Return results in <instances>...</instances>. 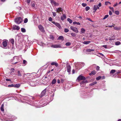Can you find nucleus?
I'll use <instances>...</instances> for the list:
<instances>
[{
	"instance_id": "obj_1",
	"label": "nucleus",
	"mask_w": 121,
	"mask_h": 121,
	"mask_svg": "<svg viewBox=\"0 0 121 121\" xmlns=\"http://www.w3.org/2000/svg\"><path fill=\"white\" fill-rule=\"evenodd\" d=\"M23 20L21 17H19L15 19V22L18 24H19L22 22Z\"/></svg>"
},
{
	"instance_id": "obj_2",
	"label": "nucleus",
	"mask_w": 121,
	"mask_h": 121,
	"mask_svg": "<svg viewBox=\"0 0 121 121\" xmlns=\"http://www.w3.org/2000/svg\"><path fill=\"white\" fill-rule=\"evenodd\" d=\"M86 79L85 77L83 76L80 75L77 78V80L79 82L80 80H84Z\"/></svg>"
},
{
	"instance_id": "obj_3",
	"label": "nucleus",
	"mask_w": 121,
	"mask_h": 121,
	"mask_svg": "<svg viewBox=\"0 0 121 121\" xmlns=\"http://www.w3.org/2000/svg\"><path fill=\"white\" fill-rule=\"evenodd\" d=\"M70 28L75 33H77L78 32V31L77 28L71 26L70 27Z\"/></svg>"
},
{
	"instance_id": "obj_4",
	"label": "nucleus",
	"mask_w": 121,
	"mask_h": 121,
	"mask_svg": "<svg viewBox=\"0 0 121 121\" xmlns=\"http://www.w3.org/2000/svg\"><path fill=\"white\" fill-rule=\"evenodd\" d=\"M87 82H88L86 81L82 82L80 83V86L81 87L84 86L85 85V83Z\"/></svg>"
},
{
	"instance_id": "obj_5",
	"label": "nucleus",
	"mask_w": 121,
	"mask_h": 121,
	"mask_svg": "<svg viewBox=\"0 0 121 121\" xmlns=\"http://www.w3.org/2000/svg\"><path fill=\"white\" fill-rule=\"evenodd\" d=\"M38 28L40 31L42 32H44V30L42 26L41 25H39L38 26Z\"/></svg>"
},
{
	"instance_id": "obj_6",
	"label": "nucleus",
	"mask_w": 121,
	"mask_h": 121,
	"mask_svg": "<svg viewBox=\"0 0 121 121\" xmlns=\"http://www.w3.org/2000/svg\"><path fill=\"white\" fill-rule=\"evenodd\" d=\"M51 47L54 48H60L61 45H51Z\"/></svg>"
},
{
	"instance_id": "obj_7",
	"label": "nucleus",
	"mask_w": 121,
	"mask_h": 121,
	"mask_svg": "<svg viewBox=\"0 0 121 121\" xmlns=\"http://www.w3.org/2000/svg\"><path fill=\"white\" fill-rule=\"evenodd\" d=\"M51 3L52 4H53L55 6H58L59 4L58 3L56 2L53 0H51Z\"/></svg>"
},
{
	"instance_id": "obj_8",
	"label": "nucleus",
	"mask_w": 121,
	"mask_h": 121,
	"mask_svg": "<svg viewBox=\"0 0 121 121\" xmlns=\"http://www.w3.org/2000/svg\"><path fill=\"white\" fill-rule=\"evenodd\" d=\"M8 41L7 40L4 41L3 42V46L4 47H7V42Z\"/></svg>"
},
{
	"instance_id": "obj_9",
	"label": "nucleus",
	"mask_w": 121,
	"mask_h": 121,
	"mask_svg": "<svg viewBox=\"0 0 121 121\" xmlns=\"http://www.w3.org/2000/svg\"><path fill=\"white\" fill-rule=\"evenodd\" d=\"M13 30H18L20 29V28L18 26L16 25H13Z\"/></svg>"
},
{
	"instance_id": "obj_10",
	"label": "nucleus",
	"mask_w": 121,
	"mask_h": 121,
	"mask_svg": "<svg viewBox=\"0 0 121 121\" xmlns=\"http://www.w3.org/2000/svg\"><path fill=\"white\" fill-rule=\"evenodd\" d=\"M46 89L45 88L42 91L41 94V95L42 96H44V95L46 93Z\"/></svg>"
},
{
	"instance_id": "obj_11",
	"label": "nucleus",
	"mask_w": 121,
	"mask_h": 121,
	"mask_svg": "<svg viewBox=\"0 0 121 121\" xmlns=\"http://www.w3.org/2000/svg\"><path fill=\"white\" fill-rule=\"evenodd\" d=\"M67 72L69 73L71 71V67L69 65H68L67 67Z\"/></svg>"
},
{
	"instance_id": "obj_12",
	"label": "nucleus",
	"mask_w": 121,
	"mask_h": 121,
	"mask_svg": "<svg viewBox=\"0 0 121 121\" xmlns=\"http://www.w3.org/2000/svg\"><path fill=\"white\" fill-rule=\"evenodd\" d=\"M62 9L60 7H59L56 9V11L58 13H59L60 11L62 12Z\"/></svg>"
},
{
	"instance_id": "obj_13",
	"label": "nucleus",
	"mask_w": 121,
	"mask_h": 121,
	"mask_svg": "<svg viewBox=\"0 0 121 121\" xmlns=\"http://www.w3.org/2000/svg\"><path fill=\"white\" fill-rule=\"evenodd\" d=\"M63 16H61V20L63 21L66 18V15L65 14H63Z\"/></svg>"
},
{
	"instance_id": "obj_14",
	"label": "nucleus",
	"mask_w": 121,
	"mask_h": 121,
	"mask_svg": "<svg viewBox=\"0 0 121 121\" xmlns=\"http://www.w3.org/2000/svg\"><path fill=\"white\" fill-rule=\"evenodd\" d=\"M51 65H55V66L56 67H57L58 66V64L56 62H53L51 63Z\"/></svg>"
},
{
	"instance_id": "obj_15",
	"label": "nucleus",
	"mask_w": 121,
	"mask_h": 121,
	"mask_svg": "<svg viewBox=\"0 0 121 121\" xmlns=\"http://www.w3.org/2000/svg\"><path fill=\"white\" fill-rule=\"evenodd\" d=\"M94 49H87L86 50V52H90L92 51H94Z\"/></svg>"
},
{
	"instance_id": "obj_16",
	"label": "nucleus",
	"mask_w": 121,
	"mask_h": 121,
	"mask_svg": "<svg viewBox=\"0 0 121 121\" xmlns=\"http://www.w3.org/2000/svg\"><path fill=\"white\" fill-rule=\"evenodd\" d=\"M58 40H61L62 41H63L64 40V38L62 36H60L58 39Z\"/></svg>"
},
{
	"instance_id": "obj_17",
	"label": "nucleus",
	"mask_w": 121,
	"mask_h": 121,
	"mask_svg": "<svg viewBox=\"0 0 121 121\" xmlns=\"http://www.w3.org/2000/svg\"><path fill=\"white\" fill-rule=\"evenodd\" d=\"M55 25L56 26H57L59 28H60V25L59 23L56 22V23Z\"/></svg>"
},
{
	"instance_id": "obj_18",
	"label": "nucleus",
	"mask_w": 121,
	"mask_h": 121,
	"mask_svg": "<svg viewBox=\"0 0 121 121\" xmlns=\"http://www.w3.org/2000/svg\"><path fill=\"white\" fill-rule=\"evenodd\" d=\"M91 42V41H84L83 42V43L84 44H87L90 43Z\"/></svg>"
},
{
	"instance_id": "obj_19",
	"label": "nucleus",
	"mask_w": 121,
	"mask_h": 121,
	"mask_svg": "<svg viewBox=\"0 0 121 121\" xmlns=\"http://www.w3.org/2000/svg\"><path fill=\"white\" fill-rule=\"evenodd\" d=\"M96 73V71H93L91 72L89 74L90 75H94Z\"/></svg>"
},
{
	"instance_id": "obj_20",
	"label": "nucleus",
	"mask_w": 121,
	"mask_h": 121,
	"mask_svg": "<svg viewBox=\"0 0 121 121\" xmlns=\"http://www.w3.org/2000/svg\"><path fill=\"white\" fill-rule=\"evenodd\" d=\"M20 85L19 84H17L15 85H14V87L18 88L20 87Z\"/></svg>"
},
{
	"instance_id": "obj_21",
	"label": "nucleus",
	"mask_w": 121,
	"mask_h": 121,
	"mask_svg": "<svg viewBox=\"0 0 121 121\" xmlns=\"http://www.w3.org/2000/svg\"><path fill=\"white\" fill-rule=\"evenodd\" d=\"M73 24H77L78 25H80V23L79 22H73Z\"/></svg>"
},
{
	"instance_id": "obj_22",
	"label": "nucleus",
	"mask_w": 121,
	"mask_h": 121,
	"mask_svg": "<svg viewBox=\"0 0 121 121\" xmlns=\"http://www.w3.org/2000/svg\"><path fill=\"white\" fill-rule=\"evenodd\" d=\"M56 80L55 79H54L52 81V84H55L56 82Z\"/></svg>"
},
{
	"instance_id": "obj_23",
	"label": "nucleus",
	"mask_w": 121,
	"mask_h": 121,
	"mask_svg": "<svg viewBox=\"0 0 121 121\" xmlns=\"http://www.w3.org/2000/svg\"><path fill=\"white\" fill-rule=\"evenodd\" d=\"M4 105L3 104H2L1 105V108H0L1 110L2 111H3L4 110Z\"/></svg>"
},
{
	"instance_id": "obj_24",
	"label": "nucleus",
	"mask_w": 121,
	"mask_h": 121,
	"mask_svg": "<svg viewBox=\"0 0 121 121\" xmlns=\"http://www.w3.org/2000/svg\"><path fill=\"white\" fill-rule=\"evenodd\" d=\"M97 83V82H93L92 83L90 84V85L91 86H92L96 84Z\"/></svg>"
},
{
	"instance_id": "obj_25",
	"label": "nucleus",
	"mask_w": 121,
	"mask_h": 121,
	"mask_svg": "<svg viewBox=\"0 0 121 121\" xmlns=\"http://www.w3.org/2000/svg\"><path fill=\"white\" fill-rule=\"evenodd\" d=\"M114 29L116 30H119L121 29V28L120 27H114Z\"/></svg>"
},
{
	"instance_id": "obj_26",
	"label": "nucleus",
	"mask_w": 121,
	"mask_h": 121,
	"mask_svg": "<svg viewBox=\"0 0 121 121\" xmlns=\"http://www.w3.org/2000/svg\"><path fill=\"white\" fill-rule=\"evenodd\" d=\"M68 21L70 23H71L72 22V21L69 18H68L67 19Z\"/></svg>"
},
{
	"instance_id": "obj_27",
	"label": "nucleus",
	"mask_w": 121,
	"mask_h": 121,
	"mask_svg": "<svg viewBox=\"0 0 121 121\" xmlns=\"http://www.w3.org/2000/svg\"><path fill=\"white\" fill-rule=\"evenodd\" d=\"M14 69L13 68H12L11 69V74H13V73H14Z\"/></svg>"
},
{
	"instance_id": "obj_28",
	"label": "nucleus",
	"mask_w": 121,
	"mask_h": 121,
	"mask_svg": "<svg viewBox=\"0 0 121 121\" xmlns=\"http://www.w3.org/2000/svg\"><path fill=\"white\" fill-rule=\"evenodd\" d=\"M116 72V70L114 69H112L111 70L110 72V73L113 74L114 73Z\"/></svg>"
},
{
	"instance_id": "obj_29",
	"label": "nucleus",
	"mask_w": 121,
	"mask_h": 121,
	"mask_svg": "<svg viewBox=\"0 0 121 121\" xmlns=\"http://www.w3.org/2000/svg\"><path fill=\"white\" fill-rule=\"evenodd\" d=\"M85 31V30L83 28H82L81 29V32L82 33H84Z\"/></svg>"
},
{
	"instance_id": "obj_30",
	"label": "nucleus",
	"mask_w": 121,
	"mask_h": 121,
	"mask_svg": "<svg viewBox=\"0 0 121 121\" xmlns=\"http://www.w3.org/2000/svg\"><path fill=\"white\" fill-rule=\"evenodd\" d=\"M121 44V42L119 41L116 42L115 43V44L116 45H118Z\"/></svg>"
},
{
	"instance_id": "obj_31",
	"label": "nucleus",
	"mask_w": 121,
	"mask_h": 121,
	"mask_svg": "<svg viewBox=\"0 0 121 121\" xmlns=\"http://www.w3.org/2000/svg\"><path fill=\"white\" fill-rule=\"evenodd\" d=\"M50 38L51 39L53 40L54 39V37L53 35H50Z\"/></svg>"
},
{
	"instance_id": "obj_32",
	"label": "nucleus",
	"mask_w": 121,
	"mask_h": 121,
	"mask_svg": "<svg viewBox=\"0 0 121 121\" xmlns=\"http://www.w3.org/2000/svg\"><path fill=\"white\" fill-rule=\"evenodd\" d=\"M21 31L23 32H26V30L25 29L23 28H21Z\"/></svg>"
},
{
	"instance_id": "obj_33",
	"label": "nucleus",
	"mask_w": 121,
	"mask_h": 121,
	"mask_svg": "<svg viewBox=\"0 0 121 121\" xmlns=\"http://www.w3.org/2000/svg\"><path fill=\"white\" fill-rule=\"evenodd\" d=\"M90 9V8L88 6H86L85 8V9L86 11H87Z\"/></svg>"
},
{
	"instance_id": "obj_34",
	"label": "nucleus",
	"mask_w": 121,
	"mask_h": 121,
	"mask_svg": "<svg viewBox=\"0 0 121 121\" xmlns=\"http://www.w3.org/2000/svg\"><path fill=\"white\" fill-rule=\"evenodd\" d=\"M23 63L24 65H25L27 63V62L25 60H24L23 61Z\"/></svg>"
},
{
	"instance_id": "obj_35",
	"label": "nucleus",
	"mask_w": 121,
	"mask_h": 121,
	"mask_svg": "<svg viewBox=\"0 0 121 121\" xmlns=\"http://www.w3.org/2000/svg\"><path fill=\"white\" fill-rule=\"evenodd\" d=\"M71 43L70 42H67L65 44V45L67 46H69L71 45Z\"/></svg>"
},
{
	"instance_id": "obj_36",
	"label": "nucleus",
	"mask_w": 121,
	"mask_h": 121,
	"mask_svg": "<svg viewBox=\"0 0 121 121\" xmlns=\"http://www.w3.org/2000/svg\"><path fill=\"white\" fill-rule=\"evenodd\" d=\"M64 32L66 33H67L69 32V30L67 28H65L64 30Z\"/></svg>"
},
{
	"instance_id": "obj_37",
	"label": "nucleus",
	"mask_w": 121,
	"mask_h": 121,
	"mask_svg": "<svg viewBox=\"0 0 121 121\" xmlns=\"http://www.w3.org/2000/svg\"><path fill=\"white\" fill-rule=\"evenodd\" d=\"M96 5H94V7L93 8V9H94V10H95V11H96Z\"/></svg>"
},
{
	"instance_id": "obj_38",
	"label": "nucleus",
	"mask_w": 121,
	"mask_h": 121,
	"mask_svg": "<svg viewBox=\"0 0 121 121\" xmlns=\"http://www.w3.org/2000/svg\"><path fill=\"white\" fill-rule=\"evenodd\" d=\"M101 78V76H99L96 78V79L97 80H99Z\"/></svg>"
},
{
	"instance_id": "obj_39",
	"label": "nucleus",
	"mask_w": 121,
	"mask_h": 121,
	"mask_svg": "<svg viewBox=\"0 0 121 121\" xmlns=\"http://www.w3.org/2000/svg\"><path fill=\"white\" fill-rule=\"evenodd\" d=\"M10 42H11L12 43V44H14V41L13 39H11L10 40Z\"/></svg>"
},
{
	"instance_id": "obj_40",
	"label": "nucleus",
	"mask_w": 121,
	"mask_h": 121,
	"mask_svg": "<svg viewBox=\"0 0 121 121\" xmlns=\"http://www.w3.org/2000/svg\"><path fill=\"white\" fill-rule=\"evenodd\" d=\"M28 19L27 18H26L25 19V20H24V23H26L28 22Z\"/></svg>"
},
{
	"instance_id": "obj_41",
	"label": "nucleus",
	"mask_w": 121,
	"mask_h": 121,
	"mask_svg": "<svg viewBox=\"0 0 121 121\" xmlns=\"http://www.w3.org/2000/svg\"><path fill=\"white\" fill-rule=\"evenodd\" d=\"M96 55L99 57H100V56H104V55L102 53H99V55Z\"/></svg>"
},
{
	"instance_id": "obj_42",
	"label": "nucleus",
	"mask_w": 121,
	"mask_h": 121,
	"mask_svg": "<svg viewBox=\"0 0 121 121\" xmlns=\"http://www.w3.org/2000/svg\"><path fill=\"white\" fill-rule=\"evenodd\" d=\"M109 16L108 15H105L104 17V18H103V20H104L105 19H106V18H107L108 16Z\"/></svg>"
},
{
	"instance_id": "obj_43",
	"label": "nucleus",
	"mask_w": 121,
	"mask_h": 121,
	"mask_svg": "<svg viewBox=\"0 0 121 121\" xmlns=\"http://www.w3.org/2000/svg\"><path fill=\"white\" fill-rule=\"evenodd\" d=\"M115 14L117 15H119V11H115Z\"/></svg>"
},
{
	"instance_id": "obj_44",
	"label": "nucleus",
	"mask_w": 121,
	"mask_h": 121,
	"mask_svg": "<svg viewBox=\"0 0 121 121\" xmlns=\"http://www.w3.org/2000/svg\"><path fill=\"white\" fill-rule=\"evenodd\" d=\"M111 4V3L109 2H106L105 3V4L106 5H107L108 4Z\"/></svg>"
},
{
	"instance_id": "obj_45",
	"label": "nucleus",
	"mask_w": 121,
	"mask_h": 121,
	"mask_svg": "<svg viewBox=\"0 0 121 121\" xmlns=\"http://www.w3.org/2000/svg\"><path fill=\"white\" fill-rule=\"evenodd\" d=\"M31 6L32 7H33L34 8H35V5L34 3H32L31 4Z\"/></svg>"
},
{
	"instance_id": "obj_46",
	"label": "nucleus",
	"mask_w": 121,
	"mask_h": 121,
	"mask_svg": "<svg viewBox=\"0 0 121 121\" xmlns=\"http://www.w3.org/2000/svg\"><path fill=\"white\" fill-rule=\"evenodd\" d=\"M82 5L83 6L85 7L87 5V4L85 3H83L82 4Z\"/></svg>"
},
{
	"instance_id": "obj_47",
	"label": "nucleus",
	"mask_w": 121,
	"mask_h": 121,
	"mask_svg": "<svg viewBox=\"0 0 121 121\" xmlns=\"http://www.w3.org/2000/svg\"><path fill=\"white\" fill-rule=\"evenodd\" d=\"M71 35L73 37H75L76 35V34L74 33H71Z\"/></svg>"
},
{
	"instance_id": "obj_48",
	"label": "nucleus",
	"mask_w": 121,
	"mask_h": 121,
	"mask_svg": "<svg viewBox=\"0 0 121 121\" xmlns=\"http://www.w3.org/2000/svg\"><path fill=\"white\" fill-rule=\"evenodd\" d=\"M18 74L19 76H21V73H20V72L19 71H18Z\"/></svg>"
},
{
	"instance_id": "obj_49",
	"label": "nucleus",
	"mask_w": 121,
	"mask_h": 121,
	"mask_svg": "<svg viewBox=\"0 0 121 121\" xmlns=\"http://www.w3.org/2000/svg\"><path fill=\"white\" fill-rule=\"evenodd\" d=\"M115 25L114 24H113L111 26H108L109 27H114V26Z\"/></svg>"
},
{
	"instance_id": "obj_50",
	"label": "nucleus",
	"mask_w": 121,
	"mask_h": 121,
	"mask_svg": "<svg viewBox=\"0 0 121 121\" xmlns=\"http://www.w3.org/2000/svg\"><path fill=\"white\" fill-rule=\"evenodd\" d=\"M14 87V85L13 84H12L11 85H8V87Z\"/></svg>"
},
{
	"instance_id": "obj_51",
	"label": "nucleus",
	"mask_w": 121,
	"mask_h": 121,
	"mask_svg": "<svg viewBox=\"0 0 121 121\" xmlns=\"http://www.w3.org/2000/svg\"><path fill=\"white\" fill-rule=\"evenodd\" d=\"M114 39L112 37L109 39V40H114Z\"/></svg>"
},
{
	"instance_id": "obj_52",
	"label": "nucleus",
	"mask_w": 121,
	"mask_h": 121,
	"mask_svg": "<svg viewBox=\"0 0 121 121\" xmlns=\"http://www.w3.org/2000/svg\"><path fill=\"white\" fill-rule=\"evenodd\" d=\"M52 19L51 17H50L48 19V20L49 21H52Z\"/></svg>"
},
{
	"instance_id": "obj_53",
	"label": "nucleus",
	"mask_w": 121,
	"mask_h": 121,
	"mask_svg": "<svg viewBox=\"0 0 121 121\" xmlns=\"http://www.w3.org/2000/svg\"><path fill=\"white\" fill-rule=\"evenodd\" d=\"M53 13V15L55 17L56 15V14L55 12H52Z\"/></svg>"
},
{
	"instance_id": "obj_54",
	"label": "nucleus",
	"mask_w": 121,
	"mask_h": 121,
	"mask_svg": "<svg viewBox=\"0 0 121 121\" xmlns=\"http://www.w3.org/2000/svg\"><path fill=\"white\" fill-rule=\"evenodd\" d=\"M30 0H27V2L28 4H29L30 3Z\"/></svg>"
},
{
	"instance_id": "obj_55",
	"label": "nucleus",
	"mask_w": 121,
	"mask_h": 121,
	"mask_svg": "<svg viewBox=\"0 0 121 121\" xmlns=\"http://www.w3.org/2000/svg\"><path fill=\"white\" fill-rule=\"evenodd\" d=\"M118 3H116V4H114L113 5V6L114 7H115V6H117V5H118Z\"/></svg>"
},
{
	"instance_id": "obj_56",
	"label": "nucleus",
	"mask_w": 121,
	"mask_h": 121,
	"mask_svg": "<svg viewBox=\"0 0 121 121\" xmlns=\"http://www.w3.org/2000/svg\"><path fill=\"white\" fill-rule=\"evenodd\" d=\"M99 68V66H97L96 68V69L97 70H98Z\"/></svg>"
},
{
	"instance_id": "obj_57",
	"label": "nucleus",
	"mask_w": 121,
	"mask_h": 121,
	"mask_svg": "<svg viewBox=\"0 0 121 121\" xmlns=\"http://www.w3.org/2000/svg\"><path fill=\"white\" fill-rule=\"evenodd\" d=\"M87 20H88L89 21H90L91 22H93V21L90 18H87Z\"/></svg>"
},
{
	"instance_id": "obj_58",
	"label": "nucleus",
	"mask_w": 121,
	"mask_h": 121,
	"mask_svg": "<svg viewBox=\"0 0 121 121\" xmlns=\"http://www.w3.org/2000/svg\"><path fill=\"white\" fill-rule=\"evenodd\" d=\"M103 46L105 48H107V46L106 45H103Z\"/></svg>"
},
{
	"instance_id": "obj_59",
	"label": "nucleus",
	"mask_w": 121,
	"mask_h": 121,
	"mask_svg": "<svg viewBox=\"0 0 121 121\" xmlns=\"http://www.w3.org/2000/svg\"><path fill=\"white\" fill-rule=\"evenodd\" d=\"M109 14L110 15H111L112 14V13L110 11H109Z\"/></svg>"
},
{
	"instance_id": "obj_60",
	"label": "nucleus",
	"mask_w": 121,
	"mask_h": 121,
	"mask_svg": "<svg viewBox=\"0 0 121 121\" xmlns=\"http://www.w3.org/2000/svg\"><path fill=\"white\" fill-rule=\"evenodd\" d=\"M98 6L99 7H101V4L100 3H99L98 5Z\"/></svg>"
},
{
	"instance_id": "obj_61",
	"label": "nucleus",
	"mask_w": 121,
	"mask_h": 121,
	"mask_svg": "<svg viewBox=\"0 0 121 121\" xmlns=\"http://www.w3.org/2000/svg\"><path fill=\"white\" fill-rule=\"evenodd\" d=\"M96 10H97V9H99V7H98L97 5H96Z\"/></svg>"
},
{
	"instance_id": "obj_62",
	"label": "nucleus",
	"mask_w": 121,
	"mask_h": 121,
	"mask_svg": "<svg viewBox=\"0 0 121 121\" xmlns=\"http://www.w3.org/2000/svg\"><path fill=\"white\" fill-rule=\"evenodd\" d=\"M6 80L7 81H10L11 80L10 79H6Z\"/></svg>"
},
{
	"instance_id": "obj_63",
	"label": "nucleus",
	"mask_w": 121,
	"mask_h": 121,
	"mask_svg": "<svg viewBox=\"0 0 121 121\" xmlns=\"http://www.w3.org/2000/svg\"><path fill=\"white\" fill-rule=\"evenodd\" d=\"M74 72H75V71H74V70H73L72 71V73H73V74L74 73Z\"/></svg>"
},
{
	"instance_id": "obj_64",
	"label": "nucleus",
	"mask_w": 121,
	"mask_h": 121,
	"mask_svg": "<svg viewBox=\"0 0 121 121\" xmlns=\"http://www.w3.org/2000/svg\"><path fill=\"white\" fill-rule=\"evenodd\" d=\"M57 82L58 83H60V81L59 80H58L57 81Z\"/></svg>"
}]
</instances>
